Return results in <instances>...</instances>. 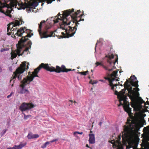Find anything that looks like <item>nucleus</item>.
Here are the masks:
<instances>
[{
	"label": "nucleus",
	"mask_w": 149,
	"mask_h": 149,
	"mask_svg": "<svg viewBox=\"0 0 149 149\" xmlns=\"http://www.w3.org/2000/svg\"><path fill=\"white\" fill-rule=\"evenodd\" d=\"M26 144V142L24 143H21L19 145L17 146V149H21L22 148L25 146Z\"/></svg>",
	"instance_id": "b1692460"
},
{
	"label": "nucleus",
	"mask_w": 149,
	"mask_h": 149,
	"mask_svg": "<svg viewBox=\"0 0 149 149\" xmlns=\"http://www.w3.org/2000/svg\"><path fill=\"white\" fill-rule=\"evenodd\" d=\"M69 101L71 102L72 103L73 102V101L72 100H69Z\"/></svg>",
	"instance_id": "de8ad7c7"
},
{
	"label": "nucleus",
	"mask_w": 149,
	"mask_h": 149,
	"mask_svg": "<svg viewBox=\"0 0 149 149\" xmlns=\"http://www.w3.org/2000/svg\"><path fill=\"white\" fill-rule=\"evenodd\" d=\"M11 11L12 9L11 8H6V12L4 10H1L0 11L1 13L5 14L6 15L10 17H11L12 16V15L10 14Z\"/></svg>",
	"instance_id": "dca6fc26"
},
{
	"label": "nucleus",
	"mask_w": 149,
	"mask_h": 149,
	"mask_svg": "<svg viewBox=\"0 0 149 149\" xmlns=\"http://www.w3.org/2000/svg\"><path fill=\"white\" fill-rule=\"evenodd\" d=\"M7 131V130H3V131L1 133V136H3L6 133Z\"/></svg>",
	"instance_id": "c756f323"
},
{
	"label": "nucleus",
	"mask_w": 149,
	"mask_h": 149,
	"mask_svg": "<svg viewBox=\"0 0 149 149\" xmlns=\"http://www.w3.org/2000/svg\"><path fill=\"white\" fill-rule=\"evenodd\" d=\"M34 107V105L31 103L27 104L24 102L22 103L19 107V110L23 112L30 109Z\"/></svg>",
	"instance_id": "f8f14e48"
},
{
	"label": "nucleus",
	"mask_w": 149,
	"mask_h": 149,
	"mask_svg": "<svg viewBox=\"0 0 149 149\" xmlns=\"http://www.w3.org/2000/svg\"><path fill=\"white\" fill-rule=\"evenodd\" d=\"M29 73V76H28L26 78H24L23 80L21 82L20 86L22 88L20 91L21 93H28V90L25 87L27 85L29 84L33 80L34 77H37V68L34 70L32 74H31L30 72Z\"/></svg>",
	"instance_id": "423d86ee"
},
{
	"label": "nucleus",
	"mask_w": 149,
	"mask_h": 149,
	"mask_svg": "<svg viewBox=\"0 0 149 149\" xmlns=\"http://www.w3.org/2000/svg\"><path fill=\"white\" fill-rule=\"evenodd\" d=\"M104 78L106 80H108L109 82V85L110 86H111V89L112 90H113L114 89V86H116L118 85L117 84H113V82L115 81L114 78L112 79H111V77L109 78V77H105Z\"/></svg>",
	"instance_id": "4468645a"
},
{
	"label": "nucleus",
	"mask_w": 149,
	"mask_h": 149,
	"mask_svg": "<svg viewBox=\"0 0 149 149\" xmlns=\"http://www.w3.org/2000/svg\"><path fill=\"white\" fill-rule=\"evenodd\" d=\"M102 123L101 122H100L99 123V125L101 127L102 125Z\"/></svg>",
	"instance_id": "a19ab883"
},
{
	"label": "nucleus",
	"mask_w": 149,
	"mask_h": 149,
	"mask_svg": "<svg viewBox=\"0 0 149 149\" xmlns=\"http://www.w3.org/2000/svg\"><path fill=\"white\" fill-rule=\"evenodd\" d=\"M83 133L82 132H74V134L75 135L76 134H83Z\"/></svg>",
	"instance_id": "f704fd0d"
},
{
	"label": "nucleus",
	"mask_w": 149,
	"mask_h": 149,
	"mask_svg": "<svg viewBox=\"0 0 149 149\" xmlns=\"http://www.w3.org/2000/svg\"><path fill=\"white\" fill-rule=\"evenodd\" d=\"M143 132L146 133H149V125L144 127L143 130Z\"/></svg>",
	"instance_id": "393cba45"
},
{
	"label": "nucleus",
	"mask_w": 149,
	"mask_h": 149,
	"mask_svg": "<svg viewBox=\"0 0 149 149\" xmlns=\"http://www.w3.org/2000/svg\"><path fill=\"white\" fill-rule=\"evenodd\" d=\"M118 72L117 71H114L113 73L110 75L109 74H108V76H110L111 79L114 78L115 81H119L118 79H116L117 78L116 76L117 75V73Z\"/></svg>",
	"instance_id": "aec40b11"
},
{
	"label": "nucleus",
	"mask_w": 149,
	"mask_h": 149,
	"mask_svg": "<svg viewBox=\"0 0 149 149\" xmlns=\"http://www.w3.org/2000/svg\"><path fill=\"white\" fill-rule=\"evenodd\" d=\"M130 78L129 79V80L130 81L128 80H127L125 83V84L124 85V88L126 87V86L129 84V83H130V81L131 80V79H130Z\"/></svg>",
	"instance_id": "cd10ccee"
},
{
	"label": "nucleus",
	"mask_w": 149,
	"mask_h": 149,
	"mask_svg": "<svg viewBox=\"0 0 149 149\" xmlns=\"http://www.w3.org/2000/svg\"><path fill=\"white\" fill-rule=\"evenodd\" d=\"M126 124L127 125L124 126V131L122 132V140L124 141L133 139L136 137L138 132L134 120L127 119Z\"/></svg>",
	"instance_id": "20e7f679"
},
{
	"label": "nucleus",
	"mask_w": 149,
	"mask_h": 149,
	"mask_svg": "<svg viewBox=\"0 0 149 149\" xmlns=\"http://www.w3.org/2000/svg\"><path fill=\"white\" fill-rule=\"evenodd\" d=\"M120 85L121 86H123V85L122 84H121Z\"/></svg>",
	"instance_id": "3c124183"
},
{
	"label": "nucleus",
	"mask_w": 149,
	"mask_h": 149,
	"mask_svg": "<svg viewBox=\"0 0 149 149\" xmlns=\"http://www.w3.org/2000/svg\"><path fill=\"white\" fill-rule=\"evenodd\" d=\"M47 19L46 21L42 20L41 21L39 25V29L38 31L39 32L40 38H47L48 37L58 36L57 35H55L54 31H51L49 29L51 27V26L50 24L45 25V22L47 21Z\"/></svg>",
	"instance_id": "39448f33"
},
{
	"label": "nucleus",
	"mask_w": 149,
	"mask_h": 149,
	"mask_svg": "<svg viewBox=\"0 0 149 149\" xmlns=\"http://www.w3.org/2000/svg\"><path fill=\"white\" fill-rule=\"evenodd\" d=\"M74 9L66 10L63 12L61 15L59 13L57 15L58 16H60V18L57 17L54 20V23H58L59 20L61 22L59 23L61 28L65 29L67 28L71 33L75 32L77 29V24H79L77 21V17L80 13V10H78L74 12Z\"/></svg>",
	"instance_id": "f03ea898"
},
{
	"label": "nucleus",
	"mask_w": 149,
	"mask_h": 149,
	"mask_svg": "<svg viewBox=\"0 0 149 149\" xmlns=\"http://www.w3.org/2000/svg\"><path fill=\"white\" fill-rule=\"evenodd\" d=\"M96 82H95V81H93V82L92 83V84H96Z\"/></svg>",
	"instance_id": "c03bdc74"
},
{
	"label": "nucleus",
	"mask_w": 149,
	"mask_h": 149,
	"mask_svg": "<svg viewBox=\"0 0 149 149\" xmlns=\"http://www.w3.org/2000/svg\"><path fill=\"white\" fill-rule=\"evenodd\" d=\"M55 0H46L47 2L48 3H51L53 1H54ZM59 1L60 0H58Z\"/></svg>",
	"instance_id": "72a5a7b5"
},
{
	"label": "nucleus",
	"mask_w": 149,
	"mask_h": 149,
	"mask_svg": "<svg viewBox=\"0 0 149 149\" xmlns=\"http://www.w3.org/2000/svg\"><path fill=\"white\" fill-rule=\"evenodd\" d=\"M8 33H7V34L8 35H12V33H11V32H8Z\"/></svg>",
	"instance_id": "ea45409f"
},
{
	"label": "nucleus",
	"mask_w": 149,
	"mask_h": 149,
	"mask_svg": "<svg viewBox=\"0 0 149 149\" xmlns=\"http://www.w3.org/2000/svg\"><path fill=\"white\" fill-rule=\"evenodd\" d=\"M12 86H13V84H12Z\"/></svg>",
	"instance_id": "5fc2aeb1"
},
{
	"label": "nucleus",
	"mask_w": 149,
	"mask_h": 149,
	"mask_svg": "<svg viewBox=\"0 0 149 149\" xmlns=\"http://www.w3.org/2000/svg\"><path fill=\"white\" fill-rule=\"evenodd\" d=\"M38 137H39V136H38Z\"/></svg>",
	"instance_id": "864d4df0"
},
{
	"label": "nucleus",
	"mask_w": 149,
	"mask_h": 149,
	"mask_svg": "<svg viewBox=\"0 0 149 149\" xmlns=\"http://www.w3.org/2000/svg\"><path fill=\"white\" fill-rule=\"evenodd\" d=\"M14 93L12 92L9 95L7 96V97L8 98H9L10 97H11L12 95Z\"/></svg>",
	"instance_id": "c9c22d12"
},
{
	"label": "nucleus",
	"mask_w": 149,
	"mask_h": 149,
	"mask_svg": "<svg viewBox=\"0 0 149 149\" xmlns=\"http://www.w3.org/2000/svg\"><path fill=\"white\" fill-rule=\"evenodd\" d=\"M62 68L63 69V72H67L68 71H70L72 70L71 69L66 68L65 66L64 65H63Z\"/></svg>",
	"instance_id": "a878e982"
},
{
	"label": "nucleus",
	"mask_w": 149,
	"mask_h": 149,
	"mask_svg": "<svg viewBox=\"0 0 149 149\" xmlns=\"http://www.w3.org/2000/svg\"><path fill=\"white\" fill-rule=\"evenodd\" d=\"M2 71V69L1 68L0 66V72H1Z\"/></svg>",
	"instance_id": "37998d69"
},
{
	"label": "nucleus",
	"mask_w": 149,
	"mask_h": 149,
	"mask_svg": "<svg viewBox=\"0 0 149 149\" xmlns=\"http://www.w3.org/2000/svg\"><path fill=\"white\" fill-rule=\"evenodd\" d=\"M38 0V1L39 0Z\"/></svg>",
	"instance_id": "4d7b16f0"
},
{
	"label": "nucleus",
	"mask_w": 149,
	"mask_h": 149,
	"mask_svg": "<svg viewBox=\"0 0 149 149\" xmlns=\"http://www.w3.org/2000/svg\"><path fill=\"white\" fill-rule=\"evenodd\" d=\"M100 81H103V80H100Z\"/></svg>",
	"instance_id": "8fccbe9b"
},
{
	"label": "nucleus",
	"mask_w": 149,
	"mask_h": 149,
	"mask_svg": "<svg viewBox=\"0 0 149 149\" xmlns=\"http://www.w3.org/2000/svg\"><path fill=\"white\" fill-rule=\"evenodd\" d=\"M130 84L132 86L136 87V88H133L132 90L130 91V99L131 100V106L133 108H134L138 105H141L143 103H145V101L139 96L140 94L139 91V88H138V81L137 80L136 78L134 75L130 77Z\"/></svg>",
	"instance_id": "7ed1b4c3"
},
{
	"label": "nucleus",
	"mask_w": 149,
	"mask_h": 149,
	"mask_svg": "<svg viewBox=\"0 0 149 149\" xmlns=\"http://www.w3.org/2000/svg\"><path fill=\"white\" fill-rule=\"evenodd\" d=\"M8 149H17V145H15L14 147H9L8 148Z\"/></svg>",
	"instance_id": "7c9ffc66"
},
{
	"label": "nucleus",
	"mask_w": 149,
	"mask_h": 149,
	"mask_svg": "<svg viewBox=\"0 0 149 149\" xmlns=\"http://www.w3.org/2000/svg\"><path fill=\"white\" fill-rule=\"evenodd\" d=\"M10 119H9V120H8V121H7V124L9 125V124H10Z\"/></svg>",
	"instance_id": "58836bf2"
},
{
	"label": "nucleus",
	"mask_w": 149,
	"mask_h": 149,
	"mask_svg": "<svg viewBox=\"0 0 149 149\" xmlns=\"http://www.w3.org/2000/svg\"><path fill=\"white\" fill-rule=\"evenodd\" d=\"M88 71L85 72H78V74H80L81 75H86L88 73Z\"/></svg>",
	"instance_id": "c85d7f7f"
},
{
	"label": "nucleus",
	"mask_w": 149,
	"mask_h": 149,
	"mask_svg": "<svg viewBox=\"0 0 149 149\" xmlns=\"http://www.w3.org/2000/svg\"><path fill=\"white\" fill-rule=\"evenodd\" d=\"M80 13L81 12H80V13H79L77 16V21L78 22L81 21H84V19H82L81 17V16L83 15V14H81L79 15Z\"/></svg>",
	"instance_id": "5701e85b"
},
{
	"label": "nucleus",
	"mask_w": 149,
	"mask_h": 149,
	"mask_svg": "<svg viewBox=\"0 0 149 149\" xmlns=\"http://www.w3.org/2000/svg\"><path fill=\"white\" fill-rule=\"evenodd\" d=\"M9 50L8 48H3V49H1V52H3L5 51H7Z\"/></svg>",
	"instance_id": "2f4dec72"
},
{
	"label": "nucleus",
	"mask_w": 149,
	"mask_h": 149,
	"mask_svg": "<svg viewBox=\"0 0 149 149\" xmlns=\"http://www.w3.org/2000/svg\"><path fill=\"white\" fill-rule=\"evenodd\" d=\"M23 23H24V22L22 19L16 20L8 25L7 32L9 31L10 29H11L10 31H11L12 35H14L15 37H16V35L22 37L18 42V44L16 45L17 51L16 52H12L11 53V58L12 59L15 58L17 55L19 56L24 54V55L27 54L28 51L31 48V42L26 37L30 38L33 35V33H31L32 31L28 29L24 31L25 28H20L17 31V28H13L20 25Z\"/></svg>",
	"instance_id": "f257e3e1"
},
{
	"label": "nucleus",
	"mask_w": 149,
	"mask_h": 149,
	"mask_svg": "<svg viewBox=\"0 0 149 149\" xmlns=\"http://www.w3.org/2000/svg\"><path fill=\"white\" fill-rule=\"evenodd\" d=\"M29 65V63H27L25 61L22 62L20 66L16 69V71L14 72V74L13 75V78L12 79L10 80V82L15 81L16 78L19 80L21 79H22L21 74L24 71H26V70L29 68L28 66Z\"/></svg>",
	"instance_id": "6e6552de"
},
{
	"label": "nucleus",
	"mask_w": 149,
	"mask_h": 149,
	"mask_svg": "<svg viewBox=\"0 0 149 149\" xmlns=\"http://www.w3.org/2000/svg\"><path fill=\"white\" fill-rule=\"evenodd\" d=\"M146 116V114H144V116Z\"/></svg>",
	"instance_id": "603ef678"
},
{
	"label": "nucleus",
	"mask_w": 149,
	"mask_h": 149,
	"mask_svg": "<svg viewBox=\"0 0 149 149\" xmlns=\"http://www.w3.org/2000/svg\"><path fill=\"white\" fill-rule=\"evenodd\" d=\"M49 142H50V143H52L53 142L55 141H54V139L52 141H50Z\"/></svg>",
	"instance_id": "79ce46f5"
},
{
	"label": "nucleus",
	"mask_w": 149,
	"mask_h": 149,
	"mask_svg": "<svg viewBox=\"0 0 149 149\" xmlns=\"http://www.w3.org/2000/svg\"><path fill=\"white\" fill-rule=\"evenodd\" d=\"M54 140V141H57L58 140V139H55Z\"/></svg>",
	"instance_id": "a18cd8bd"
},
{
	"label": "nucleus",
	"mask_w": 149,
	"mask_h": 149,
	"mask_svg": "<svg viewBox=\"0 0 149 149\" xmlns=\"http://www.w3.org/2000/svg\"><path fill=\"white\" fill-rule=\"evenodd\" d=\"M74 103H76V101H74Z\"/></svg>",
	"instance_id": "09e8293b"
},
{
	"label": "nucleus",
	"mask_w": 149,
	"mask_h": 149,
	"mask_svg": "<svg viewBox=\"0 0 149 149\" xmlns=\"http://www.w3.org/2000/svg\"><path fill=\"white\" fill-rule=\"evenodd\" d=\"M126 149H131V148H132V149H134V148L132 147V146H130L129 147L126 146Z\"/></svg>",
	"instance_id": "4c0bfd02"
},
{
	"label": "nucleus",
	"mask_w": 149,
	"mask_h": 149,
	"mask_svg": "<svg viewBox=\"0 0 149 149\" xmlns=\"http://www.w3.org/2000/svg\"><path fill=\"white\" fill-rule=\"evenodd\" d=\"M24 114V118L25 119H27L29 115H27V116H26L25 115V114Z\"/></svg>",
	"instance_id": "e433bc0d"
},
{
	"label": "nucleus",
	"mask_w": 149,
	"mask_h": 149,
	"mask_svg": "<svg viewBox=\"0 0 149 149\" xmlns=\"http://www.w3.org/2000/svg\"><path fill=\"white\" fill-rule=\"evenodd\" d=\"M94 123V122H93L92 123L93 124Z\"/></svg>",
	"instance_id": "6e6d98bb"
},
{
	"label": "nucleus",
	"mask_w": 149,
	"mask_h": 149,
	"mask_svg": "<svg viewBox=\"0 0 149 149\" xmlns=\"http://www.w3.org/2000/svg\"><path fill=\"white\" fill-rule=\"evenodd\" d=\"M91 131H90V133H92ZM89 138L88 140L89 143L91 144L94 143L95 142L94 134L90 133L89 135Z\"/></svg>",
	"instance_id": "6ab92c4d"
},
{
	"label": "nucleus",
	"mask_w": 149,
	"mask_h": 149,
	"mask_svg": "<svg viewBox=\"0 0 149 149\" xmlns=\"http://www.w3.org/2000/svg\"><path fill=\"white\" fill-rule=\"evenodd\" d=\"M4 2L7 3L8 2L12 7L16 8L17 4H18V2L15 0H3Z\"/></svg>",
	"instance_id": "2eb2a0df"
},
{
	"label": "nucleus",
	"mask_w": 149,
	"mask_h": 149,
	"mask_svg": "<svg viewBox=\"0 0 149 149\" xmlns=\"http://www.w3.org/2000/svg\"><path fill=\"white\" fill-rule=\"evenodd\" d=\"M50 143V142L47 141L44 144H43L42 146H41V148H44L46 147V146L49 145Z\"/></svg>",
	"instance_id": "bb28decb"
},
{
	"label": "nucleus",
	"mask_w": 149,
	"mask_h": 149,
	"mask_svg": "<svg viewBox=\"0 0 149 149\" xmlns=\"http://www.w3.org/2000/svg\"><path fill=\"white\" fill-rule=\"evenodd\" d=\"M63 65H62L61 67L57 65L56 66V68H55L53 66L49 67L48 64L42 63L38 67V72L42 68H43L48 71L51 72H55L58 73H59L61 72H63V69L62 68Z\"/></svg>",
	"instance_id": "9d476101"
},
{
	"label": "nucleus",
	"mask_w": 149,
	"mask_h": 149,
	"mask_svg": "<svg viewBox=\"0 0 149 149\" xmlns=\"http://www.w3.org/2000/svg\"><path fill=\"white\" fill-rule=\"evenodd\" d=\"M121 135L118 136L117 139L116 140H113L110 142L113 145V148H116L117 149H124L123 146L124 145L122 144L120 142Z\"/></svg>",
	"instance_id": "9b49d317"
},
{
	"label": "nucleus",
	"mask_w": 149,
	"mask_h": 149,
	"mask_svg": "<svg viewBox=\"0 0 149 149\" xmlns=\"http://www.w3.org/2000/svg\"><path fill=\"white\" fill-rule=\"evenodd\" d=\"M61 29L63 30H65L66 33H65L64 32H62L61 33V34L62 36H59L60 37L59 38H69L70 37L73 36L74 34H75V32L71 33L70 31H69L67 28H65V29H63V28Z\"/></svg>",
	"instance_id": "ddd939ff"
},
{
	"label": "nucleus",
	"mask_w": 149,
	"mask_h": 149,
	"mask_svg": "<svg viewBox=\"0 0 149 149\" xmlns=\"http://www.w3.org/2000/svg\"><path fill=\"white\" fill-rule=\"evenodd\" d=\"M123 108L124 110L129 115L131 114L132 109L129 107V102H128V104L127 103L123 106Z\"/></svg>",
	"instance_id": "a211bd4d"
},
{
	"label": "nucleus",
	"mask_w": 149,
	"mask_h": 149,
	"mask_svg": "<svg viewBox=\"0 0 149 149\" xmlns=\"http://www.w3.org/2000/svg\"><path fill=\"white\" fill-rule=\"evenodd\" d=\"M133 88L131 86L128 84L127 85L125 88L122 90L121 91H120L119 93L118 92L116 91L115 92V94L117 95L118 98L119 99V102H120V104L118 105V107H120L121 105H123V103L121 102L122 101H123L124 103H125L127 102V96L124 95V94L125 93V91L126 90H127L128 91V94L127 95L128 97L130 98V96L131 95L130 94V91L132 90Z\"/></svg>",
	"instance_id": "0eeeda50"
},
{
	"label": "nucleus",
	"mask_w": 149,
	"mask_h": 149,
	"mask_svg": "<svg viewBox=\"0 0 149 149\" xmlns=\"http://www.w3.org/2000/svg\"><path fill=\"white\" fill-rule=\"evenodd\" d=\"M116 58H115V61L113 62V64L114 65L115 63L118 62V55H116Z\"/></svg>",
	"instance_id": "473e14b6"
},
{
	"label": "nucleus",
	"mask_w": 149,
	"mask_h": 149,
	"mask_svg": "<svg viewBox=\"0 0 149 149\" xmlns=\"http://www.w3.org/2000/svg\"><path fill=\"white\" fill-rule=\"evenodd\" d=\"M25 3H22L21 7L24 9L26 8V11L28 13L33 12L36 13L37 9H36L35 7L37 6V0H24Z\"/></svg>",
	"instance_id": "1a4fd4ad"
},
{
	"label": "nucleus",
	"mask_w": 149,
	"mask_h": 149,
	"mask_svg": "<svg viewBox=\"0 0 149 149\" xmlns=\"http://www.w3.org/2000/svg\"><path fill=\"white\" fill-rule=\"evenodd\" d=\"M27 137L29 139L36 138H37V134H33L32 133L30 132L28 134Z\"/></svg>",
	"instance_id": "4be33fe9"
},
{
	"label": "nucleus",
	"mask_w": 149,
	"mask_h": 149,
	"mask_svg": "<svg viewBox=\"0 0 149 149\" xmlns=\"http://www.w3.org/2000/svg\"><path fill=\"white\" fill-rule=\"evenodd\" d=\"M95 64L96 65V67H97L99 65H101L106 70H108L109 72L112 71L113 70V68L109 69L108 67L102 64V62H97L95 63Z\"/></svg>",
	"instance_id": "412c9836"
},
{
	"label": "nucleus",
	"mask_w": 149,
	"mask_h": 149,
	"mask_svg": "<svg viewBox=\"0 0 149 149\" xmlns=\"http://www.w3.org/2000/svg\"><path fill=\"white\" fill-rule=\"evenodd\" d=\"M86 147H88V148H90V147L88 145V144H86Z\"/></svg>",
	"instance_id": "49530a36"
},
{
	"label": "nucleus",
	"mask_w": 149,
	"mask_h": 149,
	"mask_svg": "<svg viewBox=\"0 0 149 149\" xmlns=\"http://www.w3.org/2000/svg\"><path fill=\"white\" fill-rule=\"evenodd\" d=\"M113 58L114 55L113 54H111V55L108 54L105 56L104 59L107 60V63H109L110 65H111L112 63L111 59Z\"/></svg>",
	"instance_id": "f3484780"
}]
</instances>
